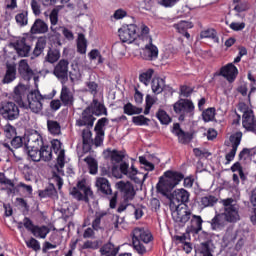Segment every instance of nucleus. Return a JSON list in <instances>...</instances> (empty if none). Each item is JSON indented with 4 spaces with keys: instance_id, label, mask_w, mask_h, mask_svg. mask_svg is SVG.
Instances as JSON below:
<instances>
[{
    "instance_id": "a19ab883",
    "label": "nucleus",
    "mask_w": 256,
    "mask_h": 256,
    "mask_svg": "<svg viewBox=\"0 0 256 256\" xmlns=\"http://www.w3.org/2000/svg\"><path fill=\"white\" fill-rule=\"evenodd\" d=\"M4 135L6 139L10 141V139H13V137H16L17 129L15 128V126H12L11 124H7L4 126Z\"/></svg>"
},
{
    "instance_id": "58836bf2",
    "label": "nucleus",
    "mask_w": 256,
    "mask_h": 256,
    "mask_svg": "<svg viewBox=\"0 0 256 256\" xmlns=\"http://www.w3.org/2000/svg\"><path fill=\"white\" fill-rule=\"evenodd\" d=\"M174 28L178 30V33H185L187 29H193V23L188 21H180L174 24Z\"/></svg>"
},
{
    "instance_id": "a211bd4d",
    "label": "nucleus",
    "mask_w": 256,
    "mask_h": 256,
    "mask_svg": "<svg viewBox=\"0 0 256 256\" xmlns=\"http://www.w3.org/2000/svg\"><path fill=\"white\" fill-rule=\"evenodd\" d=\"M18 73L22 79H24V81H31L35 75V72H33V69H31V66H29V62H27L25 59L19 61Z\"/></svg>"
},
{
    "instance_id": "cd10ccee",
    "label": "nucleus",
    "mask_w": 256,
    "mask_h": 256,
    "mask_svg": "<svg viewBox=\"0 0 256 256\" xmlns=\"http://www.w3.org/2000/svg\"><path fill=\"white\" fill-rule=\"evenodd\" d=\"M153 93L159 95L165 90V80L163 78H153L151 82Z\"/></svg>"
},
{
    "instance_id": "f3484780",
    "label": "nucleus",
    "mask_w": 256,
    "mask_h": 256,
    "mask_svg": "<svg viewBox=\"0 0 256 256\" xmlns=\"http://www.w3.org/2000/svg\"><path fill=\"white\" fill-rule=\"evenodd\" d=\"M220 75L229 83H233L237 79V75H239V70L233 63H229L220 69Z\"/></svg>"
},
{
    "instance_id": "9d476101",
    "label": "nucleus",
    "mask_w": 256,
    "mask_h": 256,
    "mask_svg": "<svg viewBox=\"0 0 256 256\" xmlns=\"http://www.w3.org/2000/svg\"><path fill=\"white\" fill-rule=\"evenodd\" d=\"M140 57L145 61H155L159 57V49L153 45V38L146 36V44L140 52Z\"/></svg>"
},
{
    "instance_id": "8fccbe9b",
    "label": "nucleus",
    "mask_w": 256,
    "mask_h": 256,
    "mask_svg": "<svg viewBox=\"0 0 256 256\" xmlns=\"http://www.w3.org/2000/svg\"><path fill=\"white\" fill-rule=\"evenodd\" d=\"M16 23L20 27H25L28 23L27 12H21L15 16Z\"/></svg>"
},
{
    "instance_id": "c03bdc74",
    "label": "nucleus",
    "mask_w": 256,
    "mask_h": 256,
    "mask_svg": "<svg viewBox=\"0 0 256 256\" xmlns=\"http://www.w3.org/2000/svg\"><path fill=\"white\" fill-rule=\"evenodd\" d=\"M201 39H215V41L219 42V38H217V32L215 29H207L200 33Z\"/></svg>"
},
{
    "instance_id": "5701e85b",
    "label": "nucleus",
    "mask_w": 256,
    "mask_h": 256,
    "mask_svg": "<svg viewBox=\"0 0 256 256\" xmlns=\"http://www.w3.org/2000/svg\"><path fill=\"white\" fill-rule=\"evenodd\" d=\"M95 185L99 193H102V195H113V190L111 189V183H109V180H107V178H104V177L97 178Z\"/></svg>"
},
{
    "instance_id": "7c9ffc66",
    "label": "nucleus",
    "mask_w": 256,
    "mask_h": 256,
    "mask_svg": "<svg viewBox=\"0 0 256 256\" xmlns=\"http://www.w3.org/2000/svg\"><path fill=\"white\" fill-rule=\"evenodd\" d=\"M45 47H47V38L39 37L33 50L34 57H39L45 51Z\"/></svg>"
},
{
    "instance_id": "bf43d9fd",
    "label": "nucleus",
    "mask_w": 256,
    "mask_h": 256,
    "mask_svg": "<svg viewBox=\"0 0 256 256\" xmlns=\"http://www.w3.org/2000/svg\"><path fill=\"white\" fill-rule=\"evenodd\" d=\"M250 7L249 2L244 1L235 5L234 11H237V13H243V11H249Z\"/></svg>"
},
{
    "instance_id": "f257e3e1",
    "label": "nucleus",
    "mask_w": 256,
    "mask_h": 256,
    "mask_svg": "<svg viewBox=\"0 0 256 256\" xmlns=\"http://www.w3.org/2000/svg\"><path fill=\"white\" fill-rule=\"evenodd\" d=\"M185 179V176L181 172L167 171L163 176L160 177L159 182L156 186L158 193H161L164 197L169 199L170 209H177L183 207L189 203L190 194L185 189H176L172 193L171 190L175 189L181 181Z\"/></svg>"
},
{
    "instance_id": "69168bd1",
    "label": "nucleus",
    "mask_w": 256,
    "mask_h": 256,
    "mask_svg": "<svg viewBox=\"0 0 256 256\" xmlns=\"http://www.w3.org/2000/svg\"><path fill=\"white\" fill-rule=\"evenodd\" d=\"M49 239H50L51 243H53L56 247H59V245H61V243H63V237L57 233L51 234Z\"/></svg>"
},
{
    "instance_id": "338daca9",
    "label": "nucleus",
    "mask_w": 256,
    "mask_h": 256,
    "mask_svg": "<svg viewBox=\"0 0 256 256\" xmlns=\"http://www.w3.org/2000/svg\"><path fill=\"white\" fill-rule=\"evenodd\" d=\"M192 93H193V88L189 86L180 87V95H182L183 97H191Z\"/></svg>"
},
{
    "instance_id": "393cba45",
    "label": "nucleus",
    "mask_w": 256,
    "mask_h": 256,
    "mask_svg": "<svg viewBox=\"0 0 256 256\" xmlns=\"http://www.w3.org/2000/svg\"><path fill=\"white\" fill-rule=\"evenodd\" d=\"M152 239L151 233L145 231L143 228H135L133 230L132 240L134 241H142L143 243H150Z\"/></svg>"
},
{
    "instance_id": "864d4df0",
    "label": "nucleus",
    "mask_w": 256,
    "mask_h": 256,
    "mask_svg": "<svg viewBox=\"0 0 256 256\" xmlns=\"http://www.w3.org/2000/svg\"><path fill=\"white\" fill-rule=\"evenodd\" d=\"M17 188L22 189V192L25 193L28 197H31V195H33V186L31 185L19 182Z\"/></svg>"
},
{
    "instance_id": "e2e57ef3",
    "label": "nucleus",
    "mask_w": 256,
    "mask_h": 256,
    "mask_svg": "<svg viewBox=\"0 0 256 256\" xmlns=\"http://www.w3.org/2000/svg\"><path fill=\"white\" fill-rule=\"evenodd\" d=\"M65 30V26H57V25H52L50 27V31L53 33L54 37L59 39L61 37V33Z\"/></svg>"
},
{
    "instance_id": "1a4fd4ad",
    "label": "nucleus",
    "mask_w": 256,
    "mask_h": 256,
    "mask_svg": "<svg viewBox=\"0 0 256 256\" xmlns=\"http://www.w3.org/2000/svg\"><path fill=\"white\" fill-rule=\"evenodd\" d=\"M28 108L32 113L39 115L43 111V101L45 98L39 91L30 92L27 96Z\"/></svg>"
},
{
    "instance_id": "e433bc0d",
    "label": "nucleus",
    "mask_w": 256,
    "mask_h": 256,
    "mask_svg": "<svg viewBox=\"0 0 256 256\" xmlns=\"http://www.w3.org/2000/svg\"><path fill=\"white\" fill-rule=\"evenodd\" d=\"M107 215V212H96L95 219L92 222V228L94 231H99L101 229V219Z\"/></svg>"
},
{
    "instance_id": "6e6552de",
    "label": "nucleus",
    "mask_w": 256,
    "mask_h": 256,
    "mask_svg": "<svg viewBox=\"0 0 256 256\" xmlns=\"http://www.w3.org/2000/svg\"><path fill=\"white\" fill-rule=\"evenodd\" d=\"M13 47L19 57H29L31 47H33V38L31 36L21 37L13 44Z\"/></svg>"
},
{
    "instance_id": "20e7f679",
    "label": "nucleus",
    "mask_w": 256,
    "mask_h": 256,
    "mask_svg": "<svg viewBox=\"0 0 256 256\" xmlns=\"http://www.w3.org/2000/svg\"><path fill=\"white\" fill-rule=\"evenodd\" d=\"M173 109L179 115V121H185V117H193L195 115V105L189 99H179L174 103Z\"/></svg>"
},
{
    "instance_id": "4d7b16f0",
    "label": "nucleus",
    "mask_w": 256,
    "mask_h": 256,
    "mask_svg": "<svg viewBox=\"0 0 256 256\" xmlns=\"http://www.w3.org/2000/svg\"><path fill=\"white\" fill-rule=\"evenodd\" d=\"M139 161H140L141 165H144L145 171H153L155 169V165H153V163L149 162L147 160V158H145L144 156H140Z\"/></svg>"
},
{
    "instance_id": "473e14b6",
    "label": "nucleus",
    "mask_w": 256,
    "mask_h": 256,
    "mask_svg": "<svg viewBox=\"0 0 256 256\" xmlns=\"http://www.w3.org/2000/svg\"><path fill=\"white\" fill-rule=\"evenodd\" d=\"M50 231L47 226H35L32 230V235H34V237H40V239H45Z\"/></svg>"
},
{
    "instance_id": "ea45409f",
    "label": "nucleus",
    "mask_w": 256,
    "mask_h": 256,
    "mask_svg": "<svg viewBox=\"0 0 256 256\" xmlns=\"http://www.w3.org/2000/svg\"><path fill=\"white\" fill-rule=\"evenodd\" d=\"M153 73H155L153 69H148L146 72H143L142 74H140L139 76L140 82L146 86L149 85V83H151V78L153 77Z\"/></svg>"
},
{
    "instance_id": "f8f14e48",
    "label": "nucleus",
    "mask_w": 256,
    "mask_h": 256,
    "mask_svg": "<svg viewBox=\"0 0 256 256\" xmlns=\"http://www.w3.org/2000/svg\"><path fill=\"white\" fill-rule=\"evenodd\" d=\"M53 73L62 85H65L66 81H69V61L62 59L54 67Z\"/></svg>"
},
{
    "instance_id": "4be33fe9",
    "label": "nucleus",
    "mask_w": 256,
    "mask_h": 256,
    "mask_svg": "<svg viewBox=\"0 0 256 256\" xmlns=\"http://www.w3.org/2000/svg\"><path fill=\"white\" fill-rule=\"evenodd\" d=\"M201 231H203V218L192 214L190 226L187 227V233H194L197 235Z\"/></svg>"
},
{
    "instance_id": "f704fd0d",
    "label": "nucleus",
    "mask_w": 256,
    "mask_h": 256,
    "mask_svg": "<svg viewBox=\"0 0 256 256\" xmlns=\"http://www.w3.org/2000/svg\"><path fill=\"white\" fill-rule=\"evenodd\" d=\"M47 128L51 135H61V125L55 120L47 121Z\"/></svg>"
},
{
    "instance_id": "9b49d317",
    "label": "nucleus",
    "mask_w": 256,
    "mask_h": 256,
    "mask_svg": "<svg viewBox=\"0 0 256 256\" xmlns=\"http://www.w3.org/2000/svg\"><path fill=\"white\" fill-rule=\"evenodd\" d=\"M172 213V218L175 223H179V225H185L191 217L192 213L190 212L189 208L187 205H183L178 208L170 209Z\"/></svg>"
},
{
    "instance_id": "7ed1b4c3",
    "label": "nucleus",
    "mask_w": 256,
    "mask_h": 256,
    "mask_svg": "<svg viewBox=\"0 0 256 256\" xmlns=\"http://www.w3.org/2000/svg\"><path fill=\"white\" fill-rule=\"evenodd\" d=\"M51 149L52 152L57 155V162L54 165V171H53V180L58 186V189H61L63 187V178H61V175H65V172L63 171V168L65 167V149L61 148V141L59 140H52L51 141Z\"/></svg>"
},
{
    "instance_id": "680f3d73",
    "label": "nucleus",
    "mask_w": 256,
    "mask_h": 256,
    "mask_svg": "<svg viewBox=\"0 0 256 256\" xmlns=\"http://www.w3.org/2000/svg\"><path fill=\"white\" fill-rule=\"evenodd\" d=\"M92 112L95 113V115H107V108L101 103H96Z\"/></svg>"
},
{
    "instance_id": "0eeeda50",
    "label": "nucleus",
    "mask_w": 256,
    "mask_h": 256,
    "mask_svg": "<svg viewBox=\"0 0 256 256\" xmlns=\"http://www.w3.org/2000/svg\"><path fill=\"white\" fill-rule=\"evenodd\" d=\"M139 28L135 24L124 25L118 30L122 43H133L139 37Z\"/></svg>"
},
{
    "instance_id": "37998d69",
    "label": "nucleus",
    "mask_w": 256,
    "mask_h": 256,
    "mask_svg": "<svg viewBox=\"0 0 256 256\" xmlns=\"http://www.w3.org/2000/svg\"><path fill=\"white\" fill-rule=\"evenodd\" d=\"M62 8L63 6H58L51 11L49 15L51 26L57 25L59 23V11H61Z\"/></svg>"
},
{
    "instance_id": "aec40b11",
    "label": "nucleus",
    "mask_w": 256,
    "mask_h": 256,
    "mask_svg": "<svg viewBox=\"0 0 256 256\" xmlns=\"http://www.w3.org/2000/svg\"><path fill=\"white\" fill-rule=\"evenodd\" d=\"M60 101L64 107H73V103H75L73 92H71V90H69L65 84L62 86Z\"/></svg>"
},
{
    "instance_id": "603ef678",
    "label": "nucleus",
    "mask_w": 256,
    "mask_h": 256,
    "mask_svg": "<svg viewBox=\"0 0 256 256\" xmlns=\"http://www.w3.org/2000/svg\"><path fill=\"white\" fill-rule=\"evenodd\" d=\"M26 245L29 249H33V251H41V244L35 238L27 240Z\"/></svg>"
},
{
    "instance_id": "4468645a",
    "label": "nucleus",
    "mask_w": 256,
    "mask_h": 256,
    "mask_svg": "<svg viewBox=\"0 0 256 256\" xmlns=\"http://www.w3.org/2000/svg\"><path fill=\"white\" fill-rule=\"evenodd\" d=\"M172 133L178 137V143L182 145H189L191 141H193V135L191 132H185L181 129V125L179 123H175L172 128Z\"/></svg>"
},
{
    "instance_id": "0e129e2a",
    "label": "nucleus",
    "mask_w": 256,
    "mask_h": 256,
    "mask_svg": "<svg viewBox=\"0 0 256 256\" xmlns=\"http://www.w3.org/2000/svg\"><path fill=\"white\" fill-rule=\"evenodd\" d=\"M104 137H105L104 130L96 131V137L94 139V144L96 145V147H99L103 144Z\"/></svg>"
},
{
    "instance_id": "c756f323",
    "label": "nucleus",
    "mask_w": 256,
    "mask_h": 256,
    "mask_svg": "<svg viewBox=\"0 0 256 256\" xmlns=\"http://www.w3.org/2000/svg\"><path fill=\"white\" fill-rule=\"evenodd\" d=\"M58 59H61V52L57 48H49L46 56H45V61L47 63H57Z\"/></svg>"
},
{
    "instance_id": "c9c22d12",
    "label": "nucleus",
    "mask_w": 256,
    "mask_h": 256,
    "mask_svg": "<svg viewBox=\"0 0 256 256\" xmlns=\"http://www.w3.org/2000/svg\"><path fill=\"white\" fill-rule=\"evenodd\" d=\"M123 109L126 115H139L143 113V108L133 106L130 102L124 105Z\"/></svg>"
},
{
    "instance_id": "a878e982",
    "label": "nucleus",
    "mask_w": 256,
    "mask_h": 256,
    "mask_svg": "<svg viewBox=\"0 0 256 256\" xmlns=\"http://www.w3.org/2000/svg\"><path fill=\"white\" fill-rule=\"evenodd\" d=\"M30 31L32 35H43L49 31V25L42 19H36Z\"/></svg>"
},
{
    "instance_id": "72a5a7b5",
    "label": "nucleus",
    "mask_w": 256,
    "mask_h": 256,
    "mask_svg": "<svg viewBox=\"0 0 256 256\" xmlns=\"http://www.w3.org/2000/svg\"><path fill=\"white\" fill-rule=\"evenodd\" d=\"M77 51L78 53H81V55H85V53H87V39H85L84 34L78 35Z\"/></svg>"
},
{
    "instance_id": "412c9836",
    "label": "nucleus",
    "mask_w": 256,
    "mask_h": 256,
    "mask_svg": "<svg viewBox=\"0 0 256 256\" xmlns=\"http://www.w3.org/2000/svg\"><path fill=\"white\" fill-rule=\"evenodd\" d=\"M83 193H81L77 188H72L70 190V195H72L74 199H77V201H85V203H89V199H93V190L88 187L83 191Z\"/></svg>"
},
{
    "instance_id": "3c124183",
    "label": "nucleus",
    "mask_w": 256,
    "mask_h": 256,
    "mask_svg": "<svg viewBox=\"0 0 256 256\" xmlns=\"http://www.w3.org/2000/svg\"><path fill=\"white\" fill-rule=\"evenodd\" d=\"M198 251L201 253V255L211 253V241L207 240L206 242H202L198 247Z\"/></svg>"
},
{
    "instance_id": "774afa93",
    "label": "nucleus",
    "mask_w": 256,
    "mask_h": 256,
    "mask_svg": "<svg viewBox=\"0 0 256 256\" xmlns=\"http://www.w3.org/2000/svg\"><path fill=\"white\" fill-rule=\"evenodd\" d=\"M98 248H99V244L91 240L84 242V244L82 245V249H98Z\"/></svg>"
},
{
    "instance_id": "13d9d810",
    "label": "nucleus",
    "mask_w": 256,
    "mask_h": 256,
    "mask_svg": "<svg viewBox=\"0 0 256 256\" xmlns=\"http://www.w3.org/2000/svg\"><path fill=\"white\" fill-rule=\"evenodd\" d=\"M88 56L92 60L98 59V63H103V61H105V59H103V56H101V52H99V50H97V49L91 50L88 53Z\"/></svg>"
},
{
    "instance_id": "09e8293b",
    "label": "nucleus",
    "mask_w": 256,
    "mask_h": 256,
    "mask_svg": "<svg viewBox=\"0 0 256 256\" xmlns=\"http://www.w3.org/2000/svg\"><path fill=\"white\" fill-rule=\"evenodd\" d=\"M112 163H121L125 159V154L121 151L113 150L110 153Z\"/></svg>"
},
{
    "instance_id": "bb28decb",
    "label": "nucleus",
    "mask_w": 256,
    "mask_h": 256,
    "mask_svg": "<svg viewBox=\"0 0 256 256\" xmlns=\"http://www.w3.org/2000/svg\"><path fill=\"white\" fill-rule=\"evenodd\" d=\"M100 253L101 255L106 256H117V253H119V247H115L113 243L108 242L100 248Z\"/></svg>"
},
{
    "instance_id": "f03ea898",
    "label": "nucleus",
    "mask_w": 256,
    "mask_h": 256,
    "mask_svg": "<svg viewBox=\"0 0 256 256\" xmlns=\"http://www.w3.org/2000/svg\"><path fill=\"white\" fill-rule=\"evenodd\" d=\"M224 207L223 213L216 214L210 221L212 231H222L227 223H237L239 221V205L237 200L226 198L221 200Z\"/></svg>"
},
{
    "instance_id": "2f4dec72",
    "label": "nucleus",
    "mask_w": 256,
    "mask_h": 256,
    "mask_svg": "<svg viewBox=\"0 0 256 256\" xmlns=\"http://www.w3.org/2000/svg\"><path fill=\"white\" fill-rule=\"evenodd\" d=\"M40 159H42V161H51V159H53V150L51 146H43L42 144L40 147Z\"/></svg>"
},
{
    "instance_id": "ddd939ff",
    "label": "nucleus",
    "mask_w": 256,
    "mask_h": 256,
    "mask_svg": "<svg viewBox=\"0 0 256 256\" xmlns=\"http://www.w3.org/2000/svg\"><path fill=\"white\" fill-rule=\"evenodd\" d=\"M241 139H243L242 132H236L230 136V142L232 143V149L228 154H226V163H231L233 159H235V155L237 154V149L239 145H241Z\"/></svg>"
},
{
    "instance_id": "423d86ee",
    "label": "nucleus",
    "mask_w": 256,
    "mask_h": 256,
    "mask_svg": "<svg viewBox=\"0 0 256 256\" xmlns=\"http://www.w3.org/2000/svg\"><path fill=\"white\" fill-rule=\"evenodd\" d=\"M28 143L30 144L31 149L28 150V156L32 159V161H40L41 160V147L43 145V138L39 136V134L32 135L28 139Z\"/></svg>"
},
{
    "instance_id": "b1692460",
    "label": "nucleus",
    "mask_w": 256,
    "mask_h": 256,
    "mask_svg": "<svg viewBox=\"0 0 256 256\" xmlns=\"http://www.w3.org/2000/svg\"><path fill=\"white\" fill-rule=\"evenodd\" d=\"M91 128H85L82 131V141H83V152L89 153L93 147V138H92Z\"/></svg>"
},
{
    "instance_id": "6e6d98bb",
    "label": "nucleus",
    "mask_w": 256,
    "mask_h": 256,
    "mask_svg": "<svg viewBox=\"0 0 256 256\" xmlns=\"http://www.w3.org/2000/svg\"><path fill=\"white\" fill-rule=\"evenodd\" d=\"M132 243L135 251H137L139 255H145V253H147V249L144 247L143 244H141L139 240L132 239Z\"/></svg>"
},
{
    "instance_id": "79ce46f5",
    "label": "nucleus",
    "mask_w": 256,
    "mask_h": 256,
    "mask_svg": "<svg viewBox=\"0 0 256 256\" xmlns=\"http://www.w3.org/2000/svg\"><path fill=\"white\" fill-rule=\"evenodd\" d=\"M157 119L162 123V125H169L171 123V117L167 115L165 110H158L156 114Z\"/></svg>"
},
{
    "instance_id": "6ab92c4d",
    "label": "nucleus",
    "mask_w": 256,
    "mask_h": 256,
    "mask_svg": "<svg viewBox=\"0 0 256 256\" xmlns=\"http://www.w3.org/2000/svg\"><path fill=\"white\" fill-rule=\"evenodd\" d=\"M17 79V65L15 63L6 64V72L2 79L3 85H9Z\"/></svg>"
},
{
    "instance_id": "a18cd8bd",
    "label": "nucleus",
    "mask_w": 256,
    "mask_h": 256,
    "mask_svg": "<svg viewBox=\"0 0 256 256\" xmlns=\"http://www.w3.org/2000/svg\"><path fill=\"white\" fill-rule=\"evenodd\" d=\"M0 185H6V187H9V191L12 192L15 187V181L7 178L4 173L0 172Z\"/></svg>"
},
{
    "instance_id": "49530a36",
    "label": "nucleus",
    "mask_w": 256,
    "mask_h": 256,
    "mask_svg": "<svg viewBox=\"0 0 256 256\" xmlns=\"http://www.w3.org/2000/svg\"><path fill=\"white\" fill-rule=\"evenodd\" d=\"M217 203V198L215 196H204L201 198V205L203 207H213Z\"/></svg>"
},
{
    "instance_id": "39448f33",
    "label": "nucleus",
    "mask_w": 256,
    "mask_h": 256,
    "mask_svg": "<svg viewBox=\"0 0 256 256\" xmlns=\"http://www.w3.org/2000/svg\"><path fill=\"white\" fill-rule=\"evenodd\" d=\"M0 115L5 121H17L19 119V106L15 102L2 101L0 104Z\"/></svg>"
},
{
    "instance_id": "dca6fc26",
    "label": "nucleus",
    "mask_w": 256,
    "mask_h": 256,
    "mask_svg": "<svg viewBox=\"0 0 256 256\" xmlns=\"http://www.w3.org/2000/svg\"><path fill=\"white\" fill-rule=\"evenodd\" d=\"M117 189L124 195V201H133L135 198V188L131 182L119 181L116 183Z\"/></svg>"
},
{
    "instance_id": "c85d7f7f",
    "label": "nucleus",
    "mask_w": 256,
    "mask_h": 256,
    "mask_svg": "<svg viewBox=\"0 0 256 256\" xmlns=\"http://www.w3.org/2000/svg\"><path fill=\"white\" fill-rule=\"evenodd\" d=\"M39 197L45 198L50 197L51 199H57V189L54 184H49L44 190L39 191Z\"/></svg>"
},
{
    "instance_id": "052dcab7",
    "label": "nucleus",
    "mask_w": 256,
    "mask_h": 256,
    "mask_svg": "<svg viewBox=\"0 0 256 256\" xmlns=\"http://www.w3.org/2000/svg\"><path fill=\"white\" fill-rule=\"evenodd\" d=\"M132 121L135 125H147L149 123V119L143 115L134 116Z\"/></svg>"
},
{
    "instance_id": "4c0bfd02",
    "label": "nucleus",
    "mask_w": 256,
    "mask_h": 256,
    "mask_svg": "<svg viewBox=\"0 0 256 256\" xmlns=\"http://www.w3.org/2000/svg\"><path fill=\"white\" fill-rule=\"evenodd\" d=\"M85 163H87L89 169H90V173L91 175H97V171H98V164H97V160H95V158L88 156L84 159Z\"/></svg>"
},
{
    "instance_id": "5fc2aeb1",
    "label": "nucleus",
    "mask_w": 256,
    "mask_h": 256,
    "mask_svg": "<svg viewBox=\"0 0 256 256\" xmlns=\"http://www.w3.org/2000/svg\"><path fill=\"white\" fill-rule=\"evenodd\" d=\"M10 145L13 147V149H19L23 147V137L21 136H14L12 139H10Z\"/></svg>"
},
{
    "instance_id": "2eb2a0df",
    "label": "nucleus",
    "mask_w": 256,
    "mask_h": 256,
    "mask_svg": "<svg viewBox=\"0 0 256 256\" xmlns=\"http://www.w3.org/2000/svg\"><path fill=\"white\" fill-rule=\"evenodd\" d=\"M95 122V117H93V110L91 108H86L82 112L80 119L76 121L78 127H86V129H93V123Z\"/></svg>"
},
{
    "instance_id": "de8ad7c7",
    "label": "nucleus",
    "mask_w": 256,
    "mask_h": 256,
    "mask_svg": "<svg viewBox=\"0 0 256 256\" xmlns=\"http://www.w3.org/2000/svg\"><path fill=\"white\" fill-rule=\"evenodd\" d=\"M203 120L205 123H209V121H213L215 119V108H208L202 113Z\"/></svg>"
}]
</instances>
